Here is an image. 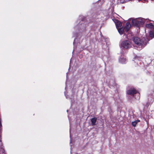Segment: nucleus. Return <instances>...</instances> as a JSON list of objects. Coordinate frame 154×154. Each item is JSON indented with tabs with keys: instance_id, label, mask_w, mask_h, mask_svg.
Wrapping results in <instances>:
<instances>
[{
	"instance_id": "obj_11",
	"label": "nucleus",
	"mask_w": 154,
	"mask_h": 154,
	"mask_svg": "<svg viewBox=\"0 0 154 154\" xmlns=\"http://www.w3.org/2000/svg\"><path fill=\"white\" fill-rule=\"evenodd\" d=\"M140 120H137L134 121L132 122V125L133 126H135L137 123L139 122H140Z\"/></svg>"
},
{
	"instance_id": "obj_15",
	"label": "nucleus",
	"mask_w": 154,
	"mask_h": 154,
	"mask_svg": "<svg viewBox=\"0 0 154 154\" xmlns=\"http://www.w3.org/2000/svg\"><path fill=\"white\" fill-rule=\"evenodd\" d=\"M126 2L125 1H122V2H120L121 3H124Z\"/></svg>"
},
{
	"instance_id": "obj_10",
	"label": "nucleus",
	"mask_w": 154,
	"mask_h": 154,
	"mask_svg": "<svg viewBox=\"0 0 154 154\" xmlns=\"http://www.w3.org/2000/svg\"><path fill=\"white\" fill-rule=\"evenodd\" d=\"M146 27L147 28L154 29V25H153L152 23L147 24L146 25Z\"/></svg>"
},
{
	"instance_id": "obj_3",
	"label": "nucleus",
	"mask_w": 154,
	"mask_h": 154,
	"mask_svg": "<svg viewBox=\"0 0 154 154\" xmlns=\"http://www.w3.org/2000/svg\"><path fill=\"white\" fill-rule=\"evenodd\" d=\"M121 46L123 48L127 49L130 48L131 46V43L128 40H125L121 43Z\"/></svg>"
},
{
	"instance_id": "obj_13",
	"label": "nucleus",
	"mask_w": 154,
	"mask_h": 154,
	"mask_svg": "<svg viewBox=\"0 0 154 154\" xmlns=\"http://www.w3.org/2000/svg\"><path fill=\"white\" fill-rule=\"evenodd\" d=\"M139 20V21L141 22V24H142L143 25L145 23V19L142 18H138Z\"/></svg>"
},
{
	"instance_id": "obj_1",
	"label": "nucleus",
	"mask_w": 154,
	"mask_h": 154,
	"mask_svg": "<svg viewBox=\"0 0 154 154\" xmlns=\"http://www.w3.org/2000/svg\"><path fill=\"white\" fill-rule=\"evenodd\" d=\"M133 40L134 42L138 46L144 47L145 46L147 42L149 41L148 39H146L145 38L142 39L137 37H134L133 38Z\"/></svg>"
},
{
	"instance_id": "obj_4",
	"label": "nucleus",
	"mask_w": 154,
	"mask_h": 154,
	"mask_svg": "<svg viewBox=\"0 0 154 154\" xmlns=\"http://www.w3.org/2000/svg\"><path fill=\"white\" fill-rule=\"evenodd\" d=\"M140 22L138 19L133 20L132 21L133 25L137 27H140L143 25L142 24H141Z\"/></svg>"
},
{
	"instance_id": "obj_6",
	"label": "nucleus",
	"mask_w": 154,
	"mask_h": 154,
	"mask_svg": "<svg viewBox=\"0 0 154 154\" xmlns=\"http://www.w3.org/2000/svg\"><path fill=\"white\" fill-rule=\"evenodd\" d=\"M131 27V25L128 22H127L125 27V29L127 31H128Z\"/></svg>"
},
{
	"instance_id": "obj_8",
	"label": "nucleus",
	"mask_w": 154,
	"mask_h": 154,
	"mask_svg": "<svg viewBox=\"0 0 154 154\" xmlns=\"http://www.w3.org/2000/svg\"><path fill=\"white\" fill-rule=\"evenodd\" d=\"M97 120L96 118H94L91 119V125L92 126L95 125H96V122Z\"/></svg>"
},
{
	"instance_id": "obj_5",
	"label": "nucleus",
	"mask_w": 154,
	"mask_h": 154,
	"mask_svg": "<svg viewBox=\"0 0 154 154\" xmlns=\"http://www.w3.org/2000/svg\"><path fill=\"white\" fill-rule=\"evenodd\" d=\"M116 27L117 28L121 27L122 25V23L119 21L116 20L115 21Z\"/></svg>"
},
{
	"instance_id": "obj_12",
	"label": "nucleus",
	"mask_w": 154,
	"mask_h": 154,
	"mask_svg": "<svg viewBox=\"0 0 154 154\" xmlns=\"http://www.w3.org/2000/svg\"><path fill=\"white\" fill-rule=\"evenodd\" d=\"M120 34H122L123 33L124 31V29L122 28H117Z\"/></svg>"
},
{
	"instance_id": "obj_14",
	"label": "nucleus",
	"mask_w": 154,
	"mask_h": 154,
	"mask_svg": "<svg viewBox=\"0 0 154 154\" xmlns=\"http://www.w3.org/2000/svg\"><path fill=\"white\" fill-rule=\"evenodd\" d=\"M149 36L152 38L154 37V32L151 31L149 33Z\"/></svg>"
},
{
	"instance_id": "obj_9",
	"label": "nucleus",
	"mask_w": 154,
	"mask_h": 154,
	"mask_svg": "<svg viewBox=\"0 0 154 154\" xmlns=\"http://www.w3.org/2000/svg\"><path fill=\"white\" fill-rule=\"evenodd\" d=\"M119 60L120 63H125L126 61V59L124 58L123 57H121L119 59Z\"/></svg>"
},
{
	"instance_id": "obj_2",
	"label": "nucleus",
	"mask_w": 154,
	"mask_h": 154,
	"mask_svg": "<svg viewBox=\"0 0 154 154\" xmlns=\"http://www.w3.org/2000/svg\"><path fill=\"white\" fill-rule=\"evenodd\" d=\"M127 93L128 94L134 95L135 98L137 99H139L140 98V94L137 92L134 88H131L128 90Z\"/></svg>"
},
{
	"instance_id": "obj_7",
	"label": "nucleus",
	"mask_w": 154,
	"mask_h": 154,
	"mask_svg": "<svg viewBox=\"0 0 154 154\" xmlns=\"http://www.w3.org/2000/svg\"><path fill=\"white\" fill-rule=\"evenodd\" d=\"M5 152V150L3 148L2 143V141L0 140V154L3 153Z\"/></svg>"
}]
</instances>
